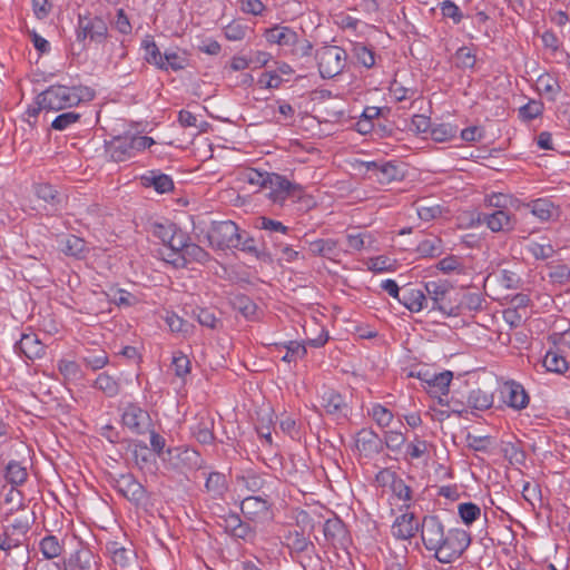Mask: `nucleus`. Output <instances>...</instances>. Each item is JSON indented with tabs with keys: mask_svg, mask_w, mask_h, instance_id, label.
<instances>
[{
	"mask_svg": "<svg viewBox=\"0 0 570 570\" xmlns=\"http://www.w3.org/2000/svg\"><path fill=\"white\" fill-rule=\"evenodd\" d=\"M323 532L326 539L338 540L344 535V524L340 519H328L324 523Z\"/></svg>",
	"mask_w": 570,
	"mask_h": 570,
	"instance_id": "obj_48",
	"label": "nucleus"
},
{
	"mask_svg": "<svg viewBox=\"0 0 570 570\" xmlns=\"http://www.w3.org/2000/svg\"><path fill=\"white\" fill-rule=\"evenodd\" d=\"M366 169L373 171L376 179L382 184H387L399 179L400 170L396 165L392 163H384L382 165L371 161L366 163Z\"/></svg>",
	"mask_w": 570,
	"mask_h": 570,
	"instance_id": "obj_21",
	"label": "nucleus"
},
{
	"mask_svg": "<svg viewBox=\"0 0 570 570\" xmlns=\"http://www.w3.org/2000/svg\"><path fill=\"white\" fill-rule=\"evenodd\" d=\"M189 243V237L177 227L175 228L173 233V237L169 238L166 246L170 250L168 254V261L171 262L174 257L181 256L184 254V249H186L187 245Z\"/></svg>",
	"mask_w": 570,
	"mask_h": 570,
	"instance_id": "obj_28",
	"label": "nucleus"
},
{
	"mask_svg": "<svg viewBox=\"0 0 570 570\" xmlns=\"http://www.w3.org/2000/svg\"><path fill=\"white\" fill-rule=\"evenodd\" d=\"M308 249L313 255L332 258L340 253L338 242L332 238L316 239L309 243Z\"/></svg>",
	"mask_w": 570,
	"mask_h": 570,
	"instance_id": "obj_25",
	"label": "nucleus"
},
{
	"mask_svg": "<svg viewBox=\"0 0 570 570\" xmlns=\"http://www.w3.org/2000/svg\"><path fill=\"white\" fill-rule=\"evenodd\" d=\"M543 366L547 371L563 374L568 371L569 364L567 360L558 352L549 351L543 358Z\"/></svg>",
	"mask_w": 570,
	"mask_h": 570,
	"instance_id": "obj_30",
	"label": "nucleus"
},
{
	"mask_svg": "<svg viewBox=\"0 0 570 570\" xmlns=\"http://www.w3.org/2000/svg\"><path fill=\"white\" fill-rule=\"evenodd\" d=\"M320 400L321 406L327 414L335 415L337 417L346 416L347 403L337 391L331 387H323L320 394Z\"/></svg>",
	"mask_w": 570,
	"mask_h": 570,
	"instance_id": "obj_12",
	"label": "nucleus"
},
{
	"mask_svg": "<svg viewBox=\"0 0 570 570\" xmlns=\"http://www.w3.org/2000/svg\"><path fill=\"white\" fill-rule=\"evenodd\" d=\"M399 302L412 313L428 308V298L425 297L424 291L420 288L404 289Z\"/></svg>",
	"mask_w": 570,
	"mask_h": 570,
	"instance_id": "obj_18",
	"label": "nucleus"
},
{
	"mask_svg": "<svg viewBox=\"0 0 570 570\" xmlns=\"http://www.w3.org/2000/svg\"><path fill=\"white\" fill-rule=\"evenodd\" d=\"M187 60L185 57L180 56L174 51H166L163 57V66H159V69L168 70L171 69L174 71L181 70L186 67Z\"/></svg>",
	"mask_w": 570,
	"mask_h": 570,
	"instance_id": "obj_43",
	"label": "nucleus"
},
{
	"mask_svg": "<svg viewBox=\"0 0 570 570\" xmlns=\"http://www.w3.org/2000/svg\"><path fill=\"white\" fill-rule=\"evenodd\" d=\"M92 98V92L87 87H67L55 85L39 94V104L47 111H59L77 106L82 100Z\"/></svg>",
	"mask_w": 570,
	"mask_h": 570,
	"instance_id": "obj_2",
	"label": "nucleus"
},
{
	"mask_svg": "<svg viewBox=\"0 0 570 570\" xmlns=\"http://www.w3.org/2000/svg\"><path fill=\"white\" fill-rule=\"evenodd\" d=\"M347 240V250H356L360 252L365 248L367 245H371L372 237L368 234L358 233V234H348L346 236Z\"/></svg>",
	"mask_w": 570,
	"mask_h": 570,
	"instance_id": "obj_53",
	"label": "nucleus"
},
{
	"mask_svg": "<svg viewBox=\"0 0 570 570\" xmlns=\"http://www.w3.org/2000/svg\"><path fill=\"white\" fill-rule=\"evenodd\" d=\"M3 476L12 487H19L27 481L28 471L20 462L10 460L4 466Z\"/></svg>",
	"mask_w": 570,
	"mask_h": 570,
	"instance_id": "obj_23",
	"label": "nucleus"
},
{
	"mask_svg": "<svg viewBox=\"0 0 570 570\" xmlns=\"http://www.w3.org/2000/svg\"><path fill=\"white\" fill-rule=\"evenodd\" d=\"M415 208L417 216L424 222L433 220L442 214V207L439 204L428 200L415 203Z\"/></svg>",
	"mask_w": 570,
	"mask_h": 570,
	"instance_id": "obj_35",
	"label": "nucleus"
},
{
	"mask_svg": "<svg viewBox=\"0 0 570 570\" xmlns=\"http://www.w3.org/2000/svg\"><path fill=\"white\" fill-rule=\"evenodd\" d=\"M239 228L230 220L215 223L208 230L207 238L213 247L225 249L239 246Z\"/></svg>",
	"mask_w": 570,
	"mask_h": 570,
	"instance_id": "obj_7",
	"label": "nucleus"
},
{
	"mask_svg": "<svg viewBox=\"0 0 570 570\" xmlns=\"http://www.w3.org/2000/svg\"><path fill=\"white\" fill-rule=\"evenodd\" d=\"M236 483L242 491L246 490L248 492H258L264 488L265 481L261 475L248 472L237 476Z\"/></svg>",
	"mask_w": 570,
	"mask_h": 570,
	"instance_id": "obj_32",
	"label": "nucleus"
},
{
	"mask_svg": "<svg viewBox=\"0 0 570 570\" xmlns=\"http://www.w3.org/2000/svg\"><path fill=\"white\" fill-rule=\"evenodd\" d=\"M384 440L387 449L393 452H399L406 441L405 436L401 432L396 431L386 432Z\"/></svg>",
	"mask_w": 570,
	"mask_h": 570,
	"instance_id": "obj_61",
	"label": "nucleus"
},
{
	"mask_svg": "<svg viewBox=\"0 0 570 570\" xmlns=\"http://www.w3.org/2000/svg\"><path fill=\"white\" fill-rule=\"evenodd\" d=\"M62 252L70 256L80 257L86 252V243L76 235H68L62 240Z\"/></svg>",
	"mask_w": 570,
	"mask_h": 570,
	"instance_id": "obj_38",
	"label": "nucleus"
},
{
	"mask_svg": "<svg viewBox=\"0 0 570 570\" xmlns=\"http://www.w3.org/2000/svg\"><path fill=\"white\" fill-rule=\"evenodd\" d=\"M468 403L475 410L484 411L492 406L493 396L480 389L472 390L468 396Z\"/></svg>",
	"mask_w": 570,
	"mask_h": 570,
	"instance_id": "obj_36",
	"label": "nucleus"
},
{
	"mask_svg": "<svg viewBox=\"0 0 570 570\" xmlns=\"http://www.w3.org/2000/svg\"><path fill=\"white\" fill-rule=\"evenodd\" d=\"M422 530L420 523L413 513H403L394 520L392 524V534L400 540H409L415 537L419 530Z\"/></svg>",
	"mask_w": 570,
	"mask_h": 570,
	"instance_id": "obj_13",
	"label": "nucleus"
},
{
	"mask_svg": "<svg viewBox=\"0 0 570 570\" xmlns=\"http://www.w3.org/2000/svg\"><path fill=\"white\" fill-rule=\"evenodd\" d=\"M501 395L503 402L514 410H522L529 404V395L523 386L513 381L503 384Z\"/></svg>",
	"mask_w": 570,
	"mask_h": 570,
	"instance_id": "obj_14",
	"label": "nucleus"
},
{
	"mask_svg": "<svg viewBox=\"0 0 570 570\" xmlns=\"http://www.w3.org/2000/svg\"><path fill=\"white\" fill-rule=\"evenodd\" d=\"M142 47L145 49V59L148 63L155 65L157 68L163 66L164 53L159 51L154 40L145 39L142 41Z\"/></svg>",
	"mask_w": 570,
	"mask_h": 570,
	"instance_id": "obj_46",
	"label": "nucleus"
},
{
	"mask_svg": "<svg viewBox=\"0 0 570 570\" xmlns=\"http://www.w3.org/2000/svg\"><path fill=\"white\" fill-rule=\"evenodd\" d=\"M256 227L271 233L286 234L288 232V227L283 223L264 216L257 218Z\"/></svg>",
	"mask_w": 570,
	"mask_h": 570,
	"instance_id": "obj_57",
	"label": "nucleus"
},
{
	"mask_svg": "<svg viewBox=\"0 0 570 570\" xmlns=\"http://www.w3.org/2000/svg\"><path fill=\"white\" fill-rule=\"evenodd\" d=\"M529 252L537 259H547V258H550L554 254V249L550 243H546V244L531 243L529 245Z\"/></svg>",
	"mask_w": 570,
	"mask_h": 570,
	"instance_id": "obj_62",
	"label": "nucleus"
},
{
	"mask_svg": "<svg viewBox=\"0 0 570 570\" xmlns=\"http://www.w3.org/2000/svg\"><path fill=\"white\" fill-rule=\"evenodd\" d=\"M106 548L115 566L124 569L129 564L134 554L132 550L120 546L118 542H110Z\"/></svg>",
	"mask_w": 570,
	"mask_h": 570,
	"instance_id": "obj_27",
	"label": "nucleus"
},
{
	"mask_svg": "<svg viewBox=\"0 0 570 570\" xmlns=\"http://www.w3.org/2000/svg\"><path fill=\"white\" fill-rule=\"evenodd\" d=\"M22 546V537L11 533L10 530H3L0 535V550L9 557L12 549H19Z\"/></svg>",
	"mask_w": 570,
	"mask_h": 570,
	"instance_id": "obj_44",
	"label": "nucleus"
},
{
	"mask_svg": "<svg viewBox=\"0 0 570 570\" xmlns=\"http://www.w3.org/2000/svg\"><path fill=\"white\" fill-rule=\"evenodd\" d=\"M479 220L484 223L494 233L508 232L513 228L511 216L501 209L491 214H482Z\"/></svg>",
	"mask_w": 570,
	"mask_h": 570,
	"instance_id": "obj_16",
	"label": "nucleus"
},
{
	"mask_svg": "<svg viewBox=\"0 0 570 570\" xmlns=\"http://www.w3.org/2000/svg\"><path fill=\"white\" fill-rule=\"evenodd\" d=\"M286 348V353L284 356H282V360L284 362H292L297 358H302L306 354V348L304 345H302L298 342L291 341L287 344L283 345Z\"/></svg>",
	"mask_w": 570,
	"mask_h": 570,
	"instance_id": "obj_56",
	"label": "nucleus"
},
{
	"mask_svg": "<svg viewBox=\"0 0 570 570\" xmlns=\"http://www.w3.org/2000/svg\"><path fill=\"white\" fill-rule=\"evenodd\" d=\"M175 228L176 225L171 223H154L151 225V233L166 245L169 238L173 237Z\"/></svg>",
	"mask_w": 570,
	"mask_h": 570,
	"instance_id": "obj_54",
	"label": "nucleus"
},
{
	"mask_svg": "<svg viewBox=\"0 0 570 570\" xmlns=\"http://www.w3.org/2000/svg\"><path fill=\"white\" fill-rule=\"evenodd\" d=\"M107 156L117 163L126 161L132 157L127 136H118L106 144Z\"/></svg>",
	"mask_w": 570,
	"mask_h": 570,
	"instance_id": "obj_15",
	"label": "nucleus"
},
{
	"mask_svg": "<svg viewBox=\"0 0 570 570\" xmlns=\"http://www.w3.org/2000/svg\"><path fill=\"white\" fill-rule=\"evenodd\" d=\"M370 415L381 428L389 426L393 420V413L381 404H374Z\"/></svg>",
	"mask_w": 570,
	"mask_h": 570,
	"instance_id": "obj_50",
	"label": "nucleus"
},
{
	"mask_svg": "<svg viewBox=\"0 0 570 570\" xmlns=\"http://www.w3.org/2000/svg\"><path fill=\"white\" fill-rule=\"evenodd\" d=\"M58 371L67 382H78L82 379V371L78 363L70 360H60Z\"/></svg>",
	"mask_w": 570,
	"mask_h": 570,
	"instance_id": "obj_34",
	"label": "nucleus"
},
{
	"mask_svg": "<svg viewBox=\"0 0 570 570\" xmlns=\"http://www.w3.org/2000/svg\"><path fill=\"white\" fill-rule=\"evenodd\" d=\"M265 177L267 180L264 189L268 190L267 197L274 204L283 205L289 197H299L302 193L299 185L293 184L285 177L275 173H269V176Z\"/></svg>",
	"mask_w": 570,
	"mask_h": 570,
	"instance_id": "obj_8",
	"label": "nucleus"
},
{
	"mask_svg": "<svg viewBox=\"0 0 570 570\" xmlns=\"http://www.w3.org/2000/svg\"><path fill=\"white\" fill-rule=\"evenodd\" d=\"M17 347L30 360L41 357L45 353V345L33 333L23 334L18 342Z\"/></svg>",
	"mask_w": 570,
	"mask_h": 570,
	"instance_id": "obj_19",
	"label": "nucleus"
},
{
	"mask_svg": "<svg viewBox=\"0 0 570 570\" xmlns=\"http://www.w3.org/2000/svg\"><path fill=\"white\" fill-rule=\"evenodd\" d=\"M417 250L423 256H436L441 253V240L438 237L426 238L419 244Z\"/></svg>",
	"mask_w": 570,
	"mask_h": 570,
	"instance_id": "obj_55",
	"label": "nucleus"
},
{
	"mask_svg": "<svg viewBox=\"0 0 570 570\" xmlns=\"http://www.w3.org/2000/svg\"><path fill=\"white\" fill-rule=\"evenodd\" d=\"M112 485L118 493L136 505L141 504L147 498L145 488L132 474H120L114 479Z\"/></svg>",
	"mask_w": 570,
	"mask_h": 570,
	"instance_id": "obj_10",
	"label": "nucleus"
},
{
	"mask_svg": "<svg viewBox=\"0 0 570 570\" xmlns=\"http://www.w3.org/2000/svg\"><path fill=\"white\" fill-rule=\"evenodd\" d=\"M458 128L450 124H440L431 130V137L434 141L444 142L456 137Z\"/></svg>",
	"mask_w": 570,
	"mask_h": 570,
	"instance_id": "obj_42",
	"label": "nucleus"
},
{
	"mask_svg": "<svg viewBox=\"0 0 570 570\" xmlns=\"http://www.w3.org/2000/svg\"><path fill=\"white\" fill-rule=\"evenodd\" d=\"M214 422L209 416H200L191 428L194 436L202 444H210L214 441Z\"/></svg>",
	"mask_w": 570,
	"mask_h": 570,
	"instance_id": "obj_26",
	"label": "nucleus"
},
{
	"mask_svg": "<svg viewBox=\"0 0 570 570\" xmlns=\"http://www.w3.org/2000/svg\"><path fill=\"white\" fill-rule=\"evenodd\" d=\"M272 505L267 495H248L240 501V511L248 521L265 523L273 520Z\"/></svg>",
	"mask_w": 570,
	"mask_h": 570,
	"instance_id": "obj_6",
	"label": "nucleus"
},
{
	"mask_svg": "<svg viewBox=\"0 0 570 570\" xmlns=\"http://www.w3.org/2000/svg\"><path fill=\"white\" fill-rule=\"evenodd\" d=\"M454 61L460 68L471 69L474 67L476 58L470 47H461L455 52Z\"/></svg>",
	"mask_w": 570,
	"mask_h": 570,
	"instance_id": "obj_45",
	"label": "nucleus"
},
{
	"mask_svg": "<svg viewBox=\"0 0 570 570\" xmlns=\"http://www.w3.org/2000/svg\"><path fill=\"white\" fill-rule=\"evenodd\" d=\"M353 55L357 62L366 68H371L375 63L374 52L362 43L354 45Z\"/></svg>",
	"mask_w": 570,
	"mask_h": 570,
	"instance_id": "obj_49",
	"label": "nucleus"
},
{
	"mask_svg": "<svg viewBox=\"0 0 570 570\" xmlns=\"http://www.w3.org/2000/svg\"><path fill=\"white\" fill-rule=\"evenodd\" d=\"M65 570H98L95 556L89 550H79L63 562Z\"/></svg>",
	"mask_w": 570,
	"mask_h": 570,
	"instance_id": "obj_17",
	"label": "nucleus"
},
{
	"mask_svg": "<svg viewBox=\"0 0 570 570\" xmlns=\"http://www.w3.org/2000/svg\"><path fill=\"white\" fill-rule=\"evenodd\" d=\"M531 208L532 214L541 220L550 219L556 212L553 204L547 199L534 200Z\"/></svg>",
	"mask_w": 570,
	"mask_h": 570,
	"instance_id": "obj_47",
	"label": "nucleus"
},
{
	"mask_svg": "<svg viewBox=\"0 0 570 570\" xmlns=\"http://www.w3.org/2000/svg\"><path fill=\"white\" fill-rule=\"evenodd\" d=\"M121 419L124 426L137 435L145 434L153 428L149 413L135 404H128L124 409Z\"/></svg>",
	"mask_w": 570,
	"mask_h": 570,
	"instance_id": "obj_9",
	"label": "nucleus"
},
{
	"mask_svg": "<svg viewBox=\"0 0 570 570\" xmlns=\"http://www.w3.org/2000/svg\"><path fill=\"white\" fill-rule=\"evenodd\" d=\"M95 386L102 391L107 396L112 397L119 393V383L107 373L98 375Z\"/></svg>",
	"mask_w": 570,
	"mask_h": 570,
	"instance_id": "obj_39",
	"label": "nucleus"
},
{
	"mask_svg": "<svg viewBox=\"0 0 570 570\" xmlns=\"http://www.w3.org/2000/svg\"><path fill=\"white\" fill-rule=\"evenodd\" d=\"M549 277L553 283L564 284L570 279V268L567 265L551 266Z\"/></svg>",
	"mask_w": 570,
	"mask_h": 570,
	"instance_id": "obj_63",
	"label": "nucleus"
},
{
	"mask_svg": "<svg viewBox=\"0 0 570 570\" xmlns=\"http://www.w3.org/2000/svg\"><path fill=\"white\" fill-rule=\"evenodd\" d=\"M266 39L271 43L289 47L297 42L298 36L289 27L275 26L266 30Z\"/></svg>",
	"mask_w": 570,
	"mask_h": 570,
	"instance_id": "obj_20",
	"label": "nucleus"
},
{
	"mask_svg": "<svg viewBox=\"0 0 570 570\" xmlns=\"http://www.w3.org/2000/svg\"><path fill=\"white\" fill-rule=\"evenodd\" d=\"M209 258V254L203 249L200 246L194 243H188L186 249H184V254L178 257H174L171 263L176 266H183L190 262L205 263Z\"/></svg>",
	"mask_w": 570,
	"mask_h": 570,
	"instance_id": "obj_22",
	"label": "nucleus"
},
{
	"mask_svg": "<svg viewBox=\"0 0 570 570\" xmlns=\"http://www.w3.org/2000/svg\"><path fill=\"white\" fill-rule=\"evenodd\" d=\"M173 367L177 376L184 377L190 371V361L186 355L179 353L173 358Z\"/></svg>",
	"mask_w": 570,
	"mask_h": 570,
	"instance_id": "obj_64",
	"label": "nucleus"
},
{
	"mask_svg": "<svg viewBox=\"0 0 570 570\" xmlns=\"http://www.w3.org/2000/svg\"><path fill=\"white\" fill-rule=\"evenodd\" d=\"M415 376L428 384V392L434 396L446 395L449 392L450 383L453 379V374L450 371H444L441 373H431L428 370L419 371ZM439 399L440 404H442V399Z\"/></svg>",
	"mask_w": 570,
	"mask_h": 570,
	"instance_id": "obj_11",
	"label": "nucleus"
},
{
	"mask_svg": "<svg viewBox=\"0 0 570 570\" xmlns=\"http://www.w3.org/2000/svg\"><path fill=\"white\" fill-rule=\"evenodd\" d=\"M127 137L129 140L132 157L136 155L137 151L145 150L146 148H149L155 142L153 138L147 137V136L131 135V136H127Z\"/></svg>",
	"mask_w": 570,
	"mask_h": 570,
	"instance_id": "obj_60",
	"label": "nucleus"
},
{
	"mask_svg": "<svg viewBox=\"0 0 570 570\" xmlns=\"http://www.w3.org/2000/svg\"><path fill=\"white\" fill-rule=\"evenodd\" d=\"M205 488L213 498H222L227 491V480L220 472H210L206 479Z\"/></svg>",
	"mask_w": 570,
	"mask_h": 570,
	"instance_id": "obj_29",
	"label": "nucleus"
},
{
	"mask_svg": "<svg viewBox=\"0 0 570 570\" xmlns=\"http://www.w3.org/2000/svg\"><path fill=\"white\" fill-rule=\"evenodd\" d=\"M80 114L67 111L58 115L51 122V128L57 131H63L80 120Z\"/></svg>",
	"mask_w": 570,
	"mask_h": 570,
	"instance_id": "obj_41",
	"label": "nucleus"
},
{
	"mask_svg": "<svg viewBox=\"0 0 570 570\" xmlns=\"http://www.w3.org/2000/svg\"><path fill=\"white\" fill-rule=\"evenodd\" d=\"M85 364L94 371L102 368L108 363V355L101 348L88 350L83 356Z\"/></svg>",
	"mask_w": 570,
	"mask_h": 570,
	"instance_id": "obj_37",
	"label": "nucleus"
},
{
	"mask_svg": "<svg viewBox=\"0 0 570 570\" xmlns=\"http://www.w3.org/2000/svg\"><path fill=\"white\" fill-rule=\"evenodd\" d=\"M499 284L507 289H518L522 285L520 275L510 269H501L494 275Z\"/></svg>",
	"mask_w": 570,
	"mask_h": 570,
	"instance_id": "obj_40",
	"label": "nucleus"
},
{
	"mask_svg": "<svg viewBox=\"0 0 570 570\" xmlns=\"http://www.w3.org/2000/svg\"><path fill=\"white\" fill-rule=\"evenodd\" d=\"M440 9H441L442 16L444 18L452 19L453 22L456 24L460 23L463 19V13L460 10V8L454 2H452L450 0L443 1L440 4Z\"/></svg>",
	"mask_w": 570,
	"mask_h": 570,
	"instance_id": "obj_58",
	"label": "nucleus"
},
{
	"mask_svg": "<svg viewBox=\"0 0 570 570\" xmlns=\"http://www.w3.org/2000/svg\"><path fill=\"white\" fill-rule=\"evenodd\" d=\"M142 179L146 186H153L160 194L170 191L174 188L171 178L165 174L151 173L150 176H144Z\"/></svg>",
	"mask_w": 570,
	"mask_h": 570,
	"instance_id": "obj_33",
	"label": "nucleus"
},
{
	"mask_svg": "<svg viewBox=\"0 0 570 570\" xmlns=\"http://www.w3.org/2000/svg\"><path fill=\"white\" fill-rule=\"evenodd\" d=\"M165 321L169 326L170 331L174 333H181L184 335L189 333L191 325L183 320L175 313H167Z\"/></svg>",
	"mask_w": 570,
	"mask_h": 570,
	"instance_id": "obj_52",
	"label": "nucleus"
},
{
	"mask_svg": "<svg viewBox=\"0 0 570 570\" xmlns=\"http://www.w3.org/2000/svg\"><path fill=\"white\" fill-rule=\"evenodd\" d=\"M422 542L439 562L451 563L469 548L471 537L468 531L459 528L445 531L436 515H426L422 521Z\"/></svg>",
	"mask_w": 570,
	"mask_h": 570,
	"instance_id": "obj_1",
	"label": "nucleus"
},
{
	"mask_svg": "<svg viewBox=\"0 0 570 570\" xmlns=\"http://www.w3.org/2000/svg\"><path fill=\"white\" fill-rule=\"evenodd\" d=\"M225 36L228 40L239 41L245 38L247 32V27L242 24L238 21H233L225 27Z\"/></svg>",
	"mask_w": 570,
	"mask_h": 570,
	"instance_id": "obj_59",
	"label": "nucleus"
},
{
	"mask_svg": "<svg viewBox=\"0 0 570 570\" xmlns=\"http://www.w3.org/2000/svg\"><path fill=\"white\" fill-rule=\"evenodd\" d=\"M109 38L108 24L101 17L79 14L77 40L85 43L88 41L89 43L95 42L110 46L117 51L118 59H124L127 56V50L122 42L117 45L115 42H110Z\"/></svg>",
	"mask_w": 570,
	"mask_h": 570,
	"instance_id": "obj_3",
	"label": "nucleus"
},
{
	"mask_svg": "<svg viewBox=\"0 0 570 570\" xmlns=\"http://www.w3.org/2000/svg\"><path fill=\"white\" fill-rule=\"evenodd\" d=\"M428 308L439 311L446 316L459 315V305L451 299L452 291L444 282L430 281L424 285Z\"/></svg>",
	"mask_w": 570,
	"mask_h": 570,
	"instance_id": "obj_4",
	"label": "nucleus"
},
{
	"mask_svg": "<svg viewBox=\"0 0 570 570\" xmlns=\"http://www.w3.org/2000/svg\"><path fill=\"white\" fill-rule=\"evenodd\" d=\"M315 59L321 77L330 79L344 70L347 55L338 46H323L316 50Z\"/></svg>",
	"mask_w": 570,
	"mask_h": 570,
	"instance_id": "obj_5",
	"label": "nucleus"
},
{
	"mask_svg": "<svg viewBox=\"0 0 570 570\" xmlns=\"http://www.w3.org/2000/svg\"><path fill=\"white\" fill-rule=\"evenodd\" d=\"M33 188L36 196L52 208L56 209L61 205L63 198L52 185L48 183H40L36 184Z\"/></svg>",
	"mask_w": 570,
	"mask_h": 570,
	"instance_id": "obj_24",
	"label": "nucleus"
},
{
	"mask_svg": "<svg viewBox=\"0 0 570 570\" xmlns=\"http://www.w3.org/2000/svg\"><path fill=\"white\" fill-rule=\"evenodd\" d=\"M458 512L465 524H471L480 517L481 509L476 504L468 502L459 504Z\"/></svg>",
	"mask_w": 570,
	"mask_h": 570,
	"instance_id": "obj_51",
	"label": "nucleus"
},
{
	"mask_svg": "<svg viewBox=\"0 0 570 570\" xmlns=\"http://www.w3.org/2000/svg\"><path fill=\"white\" fill-rule=\"evenodd\" d=\"M39 549L46 559L51 560L58 558L61 554L63 547L57 537L47 535L41 539Z\"/></svg>",
	"mask_w": 570,
	"mask_h": 570,
	"instance_id": "obj_31",
	"label": "nucleus"
}]
</instances>
